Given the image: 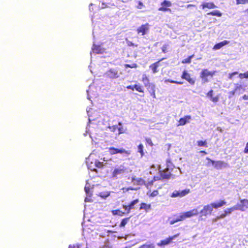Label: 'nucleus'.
<instances>
[{"label": "nucleus", "mask_w": 248, "mask_h": 248, "mask_svg": "<svg viewBox=\"0 0 248 248\" xmlns=\"http://www.w3.org/2000/svg\"><path fill=\"white\" fill-rule=\"evenodd\" d=\"M138 152L140 154L141 157H142L144 155L143 153V145L142 144H140L138 146Z\"/></svg>", "instance_id": "bb28decb"}, {"label": "nucleus", "mask_w": 248, "mask_h": 248, "mask_svg": "<svg viewBox=\"0 0 248 248\" xmlns=\"http://www.w3.org/2000/svg\"><path fill=\"white\" fill-rule=\"evenodd\" d=\"M239 77L241 79L243 78H248V71L245 73L239 74Z\"/></svg>", "instance_id": "4c0bfd02"}, {"label": "nucleus", "mask_w": 248, "mask_h": 248, "mask_svg": "<svg viewBox=\"0 0 248 248\" xmlns=\"http://www.w3.org/2000/svg\"><path fill=\"white\" fill-rule=\"evenodd\" d=\"M221 218H222L221 217H220V216L217 217L216 218H215L213 220V221L216 222V221H217L218 219H221Z\"/></svg>", "instance_id": "13d9d810"}, {"label": "nucleus", "mask_w": 248, "mask_h": 248, "mask_svg": "<svg viewBox=\"0 0 248 248\" xmlns=\"http://www.w3.org/2000/svg\"><path fill=\"white\" fill-rule=\"evenodd\" d=\"M212 163L211 161H210V160H209V162L207 163V164H206V166H209L210 164Z\"/></svg>", "instance_id": "774afa93"}, {"label": "nucleus", "mask_w": 248, "mask_h": 248, "mask_svg": "<svg viewBox=\"0 0 248 248\" xmlns=\"http://www.w3.org/2000/svg\"><path fill=\"white\" fill-rule=\"evenodd\" d=\"M142 80L145 86H147L149 84L148 78L145 74L142 76Z\"/></svg>", "instance_id": "a878e982"}, {"label": "nucleus", "mask_w": 248, "mask_h": 248, "mask_svg": "<svg viewBox=\"0 0 248 248\" xmlns=\"http://www.w3.org/2000/svg\"><path fill=\"white\" fill-rule=\"evenodd\" d=\"M129 190H137V188H134L131 187L126 188V191H128Z\"/></svg>", "instance_id": "680f3d73"}, {"label": "nucleus", "mask_w": 248, "mask_h": 248, "mask_svg": "<svg viewBox=\"0 0 248 248\" xmlns=\"http://www.w3.org/2000/svg\"><path fill=\"white\" fill-rule=\"evenodd\" d=\"M108 128L110 129V130L112 132H114L116 129H117V126L116 125H112V126H109Z\"/></svg>", "instance_id": "c03bdc74"}, {"label": "nucleus", "mask_w": 248, "mask_h": 248, "mask_svg": "<svg viewBox=\"0 0 248 248\" xmlns=\"http://www.w3.org/2000/svg\"><path fill=\"white\" fill-rule=\"evenodd\" d=\"M215 71H210L207 69H204L201 73V77H208V76L212 77L214 74Z\"/></svg>", "instance_id": "f3484780"}, {"label": "nucleus", "mask_w": 248, "mask_h": 248, "mask_svg": "<svg viewBox=\"0 0 248 248\" xmlns=\"http://www.w3.org/2000/svg\"><path fill=\"white\" fill-rule=\"evenodd\" d=\"M148 24H145L144 25H141L140 27H139L137 29V32L138 34L141 33L142 35H144L146 34H147L149 31V27Z\"/></svg>", "instance_id": "9b49d317"}, {"label": "nucleus", "mask_w": 248, "mask_h": 248, "mask_svg": "<svg viewBox=\"0 0 248 248\" xmlns=\"http://www.w3.org/2000/svg\"><path fill=\"white\" fill-rule=\"evenodd\" d=\"M110 191H106L99 193V196L103 199H106L110 194Z\"/></svg>", "instance_id": "5701e85b"}, {"label": "nucleus", "mask_w": 248, "mask_h": 248, "mask_svg": "<svg viewBox=\"0 0 248 248\" xmlns=\"http://www.w3.org/2000/svg\"><path fill=\"white\" fill-rule=\"evenodd\" d=\"M193 57V55L190 56L188 58L182 61V62L184 63H190L191 59H192V58Z\"/></svg>", "instance_id": "c9c22d12"}, {"label": "nucleus", "mask_w": 248, "mask_h": 248, "mask_svg": "<svg viewBox=\"0 0 248 248\" xmlns=\"http://www.w3.org/2000/svg\"><path fill=\"white\" fill-rule=\"evenodd\" d=\"M213 211L212 206L211 204H208L204 206L203 209L201 211V216H206L208 214H211Z\"/></svg>", "instance_id": "9d476101"}, {"label": "nucleus", "mask_w": 248, "mask_h": 248, "mask_svg": "<svg viewBox=\"0 0 248 248\" xmlns=\"http://www.w3.org/2000/svg\"><path fill=\"white\" fill-rule=\"evenodd\" d=\"M134 89H136L137 91L139 92H143V90L142 87L139 85H134Z\"/></svg>", "instance_id": "ea45409f"}, {"label": "nucleus", "mask_w": 248, "mask_h": 248, "mask_svg": "<svg viewBox=\"0 0 248 248\" xmlns=\"http://www.w3.org/2000/svg\"><path fill=\"white\" fill-rule=\"evenodd\" d=\"M165 6H162L159 8L158 10L160 11H164V12H171V9L170 8H168L167 7H165Z\"/></svg>", "instance_id": "58836bf2"}, {"label": "nucleus", "mask_w": 248, "mask_h": 248, "mask_svg": "<svg viewBox=\"0 0 248 248\" xmlns=\"http://www.w3.org/2000/svg\"><path fill=\"white\" fill-rule=\"evenodd\" d=\"M93 88V85H91L90 87H89V89L87 91V93H88V99H89V93H91V90H92V89Z\"/></svg>", "instance_id": "8fccbe9b"}, {"label": "nucleus", "mask_w": 248, "mask_h": 248, "mask_svg": "<svg viewBox=\"0 0 248 248\" xmlns=\"http://www.w3.org/2000/svg\"><path fill=\"white\" fill-rule=\"evenodd\" d=\"M210 99L213 102H217L218 101V96H216L214 97H212Z\"/></svg>", "instance_id": "a18cd8bd"}, {"label": "nucleus", "mask_w": 248, "mask_h": 248, "mask_svg": "<svg viewBox=\"0 0 248 248\" xmlns=\"http://www.w3.org/2000/svg\"><path fill=\"white\" fill-rule=\"evenodd\" d=\"M166 49V47L165 46H163L162 47V51L164 52H165V49Z\"/></svg>", "instance_id": "69168bd1"}, {"label": "nucleus", "mask_w": 248, "mask_h": 248, "mask_svg": "<svg viewBox=\"0 0 248 248\" xmlns=\"http://www.w3.org/2000/svg\"><path fill=\"white\" fill-rule=\"evenodd\" d=\"M167 168L165 169L164 170H160V177H161L162 179H169L170 177H172V178H174V177H173V175L171 174L170 172L169 171L171 167V162L170 161H167Z\"/></svg>", "instance_id": "20e7f679"}, {"label": "nucleus", "mask_w": 248, "mask_h": 248, "mask_svg": "<svg viewBox=\"0 0 248 248\" xmlns=\"http://www.w3.org/2000/svg\"><path fill=\"white\" fill-rule=\"evenodd\" d=\"M199 213L198 209H193L189 211L182 213L180 220H184L186 218H189L193 216H197Z\"/></svg>", "instance_id": "423d86ee"}, {"label": "nucleus", "mask_w": 248, "mask_h": 248, "mask_svg": "<svg viewBox=\"0 0 248 248\" xmlns=\"http://www.w3.org/2000/svg\"><path fill=\"white\" fill-rule=\"evenodd\" d=\"M92 50L93 52L96 53H103L104 52V49L102 48L100 46H97L95 44L93 45Z\"/></svg>", "instance_id": "aec40b11"}, {"label": "nucleus", "mask_w": 248, "mask_h": 248, "mask_svg": "<svg viewBox=\"0 0 248 248\" xmlns=\"http://www.w3.org/2000/svg\"><path fill=\"white\" fill-rule=\"evenodd\" d=\"M235 210H239L245 212L248 209V200L246 199H241L239 202L234 206Z\"/></svg>", "instance_id": "f03ea898"}, {"label": "nucleus", "mask_w": 248, "mask_h": 248, "mask_svg": "<svg viewBox=\"0 0 248 248\" xmlns=\"http://www.w3.org/2000/svg\"><path fill=\"white\" fill-rule=\"evenodd\" d=\"M245 88L242 85L239 84H235L234 90L238 94H240L245 91Z\"/></svg>", "instance_id": "4468645a"}, {"label": "nucleus", "mask_w": 248, "mask_h": 248, "mask_svg": "<svg viewBox=\"0 0 248 248\" xmlns=\"http://www.w3.org/2000/svg\"><path fill=\"white\" fill-rule=\"evenodd\" d=\"M118 124L119 125V127H117V129H118L119 131V134H121L122 133H124L125 130L124 129L123 127L122 126V123L119 122Z\"/></svg>", "instance_id": "c85d7f7f"}, {"label": "nucleus", "mask_w": 248, "mask_h": 248, "mask_svg": "<svg viewBox=\"0 0 248 248\" xmlns=\"http://www.w3.org/2000/svg\"><path fill=\"white\" fill-rule=\"evenodd\" d=\"M85 202H89V199L88 197H86V198L85 199Z\"/></svg>", "instance_id": "338daca9"}, {"label": "nucleus", "mask_w": 248, "mask_h": 248, "mask_svg": "<svg viewBox=\"0 0 248 248\" xmlns=\"http://www.w3.org/2000/svg\"><path fill=\"white\" fill-rule=\"evenodd\" d=\"M95 165L96 167L100 168L103 167L104 165V163L103 162L96 160L95 161Z\"/></svg>", "instance_id": "7c9ffc66"}, {"label": "nucleus", "mask_w": 248, "mask_h": 248, "mask_svg": "<svg viewBox=\"0 0 248 248\" xmlns=\"http://www.w3.org/2000/svg\"><path fill=\"white\" fill-rule=\"evenodd\" d=\"M232 77H233V75H232V73L229 74V78L230 79H232Z\"/></svg>", "instance_id": "e2e57ef3"}, {"label": "nucleus", "mask_w": 248, "mask_h": 248, "mask_svg": "<svg viewBox=\"0 0 248 248\" xmlns=\"http://www.w3.org/2000/svg\"><path fill=\"white\" fill-rule=\"evenodd\" d=\"M132 181L134 184L143 185L144 183V180L141 178H136L135 177H132Z\"/></svg>", "instance_id": "412c9836"}, {"label": "nucleus", "mask_w": 248, "mask_h": 248, "mask_svg": "<svg viewBox=\"0 0 248 248\" xmlns=\"http://www.w3.org/2000/svg\"><path fill=\"white\" fill-rule=\"evenodd\" d=\"M235 93H236L234 90L232 91L229 92L230 95H229V97L231 98L232 96L234 95V94Z\"/></svg>", "instance_id": "de8ad7c7"}, {"label": "nucleus", "mask_w": 248, "mask_h": 248, "mask_svg": "<svg viewBox=\"0 0 248 248\" xmlns=\"http://www.w3.org/2000/svg\"><path fill=\"white\" fill-rule=\"evenodd\" d=\"M158 194V192L156 190H155V191H154L152 194H151V196H153V197H154V196H156L157 194Z\"/></svg>", "instance_id": "5fc2aeb1"}, {"label": "nucleus", "mask_w": 248, "mask_h": 248, "mask_svg": "<svg viewBox=\"0 0 248 248\" xmlns=\"http://www.w3.org/2000/svg\"><path fill=\"white\" fill-rule=\"evenodd\" d=\"M225 204H226V202L222 200V201H219L217 202L212 203L210 204H211V205H212V209H213L214 208L217 209L219 207H221L223 206L224 205H225Z\"/></svg>", "instance_id": "a211bd4d"}, {"label": "nucleus", "mask_w": 248, "mask_h": 248, "mask_svg": "<svg viewBox=\"0 0 248 248\" xmlns=\"http://www.w3.org/2000/svg\"><path fill=\"white\" fill-rule=\"evenodd\" d=\"M171 3L170 1H168L166 0H165L163 2L161 3V5L165 7H170L171 6Z\"/></svg>", "instance_id": "c756f323"}, {"label": "nucleus", "mask_w": 248, "mask_h": 248, "mask_svg": "<svg viewBox=\"0 0 248 248\" xmlns=\"http://www.w3.org/2000/svg\"><path fill=\"white\" fill-rule=\"evenodd\" d=\"M201 78H202V82L205 83L206 82H208V80L207 79V77H201Z\"/></svg>", "instance_id": "3c124183"}, {"label": "nucleus", "mask_w": 248, "mask_h": 248, "mask_svg": "<svg viewBox=\"0 0 248 248\" xmlns=\"http://www.w3.org/2000/svg\"><path fill=\"white\" fill-rule=\"evenodd\" d=\"M182 78L186 80L189 83L193 84L195 83V80L190 78V75L186 71H185L182 76Z\"/></svg>", "instance_id": "ddd939ff"}, {"label": "nucleus", "mask_w": 248, "mask_h": 248, "mask_svg": "<svg viewBox=\"0 0 248 248\" xmlns=\"http://www.w3.org/2000/svg\"><path fill=\"white\" fill-rule=\"evenodd\" d=\"M213 90H211L207 93V95L208 97H210V99L213 97Z\"/></svg>", "instance_id": "09e8293b"}, {"label": "nucleus", "mask_w": 248, "mask_h": 248, "mask_svg": "<svg viewBox=\"0 0 248 248\" xmlns=\"http://www.w3.org/2000/svg\"><path fill=\"white\" fill-rule=\"evenodd\" d=\"M123 208L125 209V210L126 211L127 214H128L130 212V210H131V209L130 208V207L129 205H124Z\"/></svg>", "instance_id": "79ce46f5"}, {"label": "nucleus", "mask_w": 248, "mask_h": 248, "mask_svg": "<svg viewBox=\"0 0 248 248\" xmlns=\"http://www.w3.org/2000/svg\"><path fill=\"white\" fill-rule=\"evenodd\" d=\"M129 218H125L123 219L120 224V227H124L129 221Z\"/></svg>", "instance_id": "473e14b6"}, {"label": "nucleus", "mask_w": 248, "mask_h": 248, "mask_svg": "<svg viewBox=\"0 0 248 248\" xmlns=\"http://www.w3.org/2000/svg\"><path fill=\"white\" fill-rule=\"evenodd\" d=\"M244 153L248 154V142L246 143V147L244 149Z\"/></svg>", "instance_id": "603ef678"}, {"label": "nucleus", "mask_w": 248, "mask_h": 248, "mask_svg": "<svg viewBox=\"0 0 248 248\" xmlns=\"http://www.w3.org/2000/svg\"><path fill=\"white\" fill-rule=\"evenodd\" d=\"M127 89H131L132 90H134V86H127Z\"/></svg>", "instance_id": "bf43d9fd"}, {"label": "nucleus", "mask_w": 248, "mask_h": 248, "mask_svg": "<svg viewBox=\"0 0 248 248\" xmlns=\"http://www.w3.org/2000/svg\"><path fill=\"white\" fill-rule=\"evenodd\" d=\"M147 206V205L144 203H141V206H140V209H144L145 208L146 206Z\"/></svg>", "instance_id": "4d7b16f0"}, {"label": "nucleus", "mask_w": 248, "mask_h": 248, "mask_svg": "<svg viewBox=\"0 0 248 248\" xmlns=\"http://www.w3.org/2000/svg\"><path fill=\"white\" fill-rule=\"evenodd\" d=\"M201 7L202 9H204L205 8L208 9H214L217 8V6L213 2H204L201 5Z\"/></svg>", "instance_id": "dca6fc26"}, {"label": "nucleus", "mask_w": 248, "mask_h": 248, "mask_svg": "<svg viewBox=\"0 0 248 248\" xmlns=\"http://www.w3.org/2000/svg\"><path fill=\"white\" fill-rule=\"evenodd\" d=\"M69 248H79V246L78 245H74L73 246L70 245Z\"/></svg>", "instance_id": "6e6d98bb"}, {"label": "nucleus", "mask_w": 248, "mask_h": 248, "mask_svg": "<svg viewBox=\"0 0 248 248\" xmlns=\"http://www.w3.org/2000/svg\"><path fill=\"white\" fill-rule=\"evenodd\" d=\"M125 171V168L124 166L121 165L115 168L112 172V177L117 179L122 176Z\"/></svg>", "instance_id": "7ed1b4c3"}, {"label": "nucleus", "mask_w": 248, "mask_h": 248, "mask_svg": "<svg viewBox=\"0 0 248 248\" xmlns=\"http://www.w3.org/2000/svg\"><path fill=\"white\" fill-rule=\"evenodd\" d=\"M179 235V233L176 234L171 237H169V238L161 241L160 243L157 244V245L159 246H164L165 245H167L170 244L171 241L175 239L176 237H177Z\"/></svg>", "instance_id": "1a4fd4ad"}, {"label": "nucleus", "mask_w": 248, "mask_h": 248, "mask_svg": "<svg viewBox=\"0 0 248 248\" xmlns=\"http://www.w3.org/2000/svg\"><path fill=\"white\" fill-rule=\"evenodd\" d=\"M112 212L113 215H114L121 216L122 214H124V213H123L122 211H121L119 210H113V211H112Z\"/></svg>", "instance_id": "e433bc0d"}, {"label": "nucleus", "mask_w": 248, "mask_h": 248, "mask_svg": "<svg viewBox=\"0 0 248 248\" xmlns=\"http://www.w3.org/2000/svg\"><path fill=\"white\" fill-rule=\"evenodd\" d=\"M207 15H211L214 16H217L218 17H220L222 16V14L218 10H215L212 12L208 13L207 14Z\"/></svg>", "instance_id": "4be33fe9"}, {"label": "nucleus", "mask_w": 248, "mask_h": 248, "mask_svg": "<svg viewBox=\"0 0 248 248\" xmlns=\"http://www.w3.org/2000/svg\"><path fill=\"white\" fill-rule=\"evenodd\" d=\"M237 4H245L248 3V0H236Z\"/></svg>", "instance_id": "37998d69"}, {"label": "nucleus", "mask_w": 248, "mask_h": 248, "mask_svg": "<svg viewBox=\"0 0 248 248\" xmlns=\"http://www.w3.org/2000/svg\"><path fill=\"white\" fill-rule=\"evenodd\" d=\"M139 200L138 199H136V200H135L134 201H133L132 202H130V203L128 205L130 207V208H131V209H133L134 208V205L135 204H136L137 203H138L139 202Z\"/></svg>", "instance_id": "cd10ccee"}, {"label": "nucleus", "mask_w": 248, "mask_h": 248, "mask_svg": "<svg viewBox=\"0 0 248 248\" xmlns=\"http://www.w3.org/2000/svg\"><path fill=\"white\" fill-rule=\"evenodd\" d=\"M242 99L243 100H247V99H248V95H247L245 94L244 95H243L242 96Z\"/></svg>", "instance_id": "052dcab7"}, {"label": "nucleus", "mask_w": 248, "mask_h": 248, "mask_svg": "<svg viewBox=\"0 0 248 248\" xmlns=\"http://www.w3.org/2000/svg\"><path fill=\"white\" fill-rule=\"evenodd\" d=\"M139 248H155V246L153 244H145L141 247H140Z\"/></svg>", "instance_id": "f704fd0d"}, {"label": "nucleus", "mask_w": 248, "mask_h": 248, "mask_svg": "<svg viewBox=\"0 0 248 248\" xmlns=\"http://www.w3.org/2000/svg\"><path fill=\"white\" fill-rule=\"evenodd\" d=\"M90 185L89 184L88 181L86 182V185L84 187L85 191L86 194L90 196Z\"/></svg>", "instance_id": "393cba45"}, {"label": "nucleus", "mask_w": 248, "mask_h": 248, "mask_svg": "<svg viewBox=\"0 0 248 248\" xmlns=\"http://www.w3.org/2000/svg\"><path fill=\"white\" fill-rule=\"evenodd\" d=\"M158 62H155V63H154L153 64L150 65V67L152 69L153 72L154 73H155L158 72V70L157 69L158 67Z\"/></svg>", "instance_id": "b1692460"}, {"label": "nucleus", "mask_w": 248, "mask_h": 248, "mask_svg": "<svg viewBox=\"0 0 248 248\" xmlns=\"http://www.w3.org/2000/svg\"><path fill=\"white\" fill-rule=\"evenodd\" d=\"M181 219V215L177 217L176 218H175V221H170V224L171 225H172L178 221H182V220H180Z\"/></svg>", "instance_id": "72a5a7b5"}, {"label": "nucleus", "mask_w": 248, "mask_h": 248, "mask_svg": "<svg viewBox=\"0 0 248 248\" xmlns=\"http://www.w3.org/2000/svg\"><path fill=\"white\" fill-rule=\"evenodd\" d=\"M92 109L91 108H90L89 109H87V113L88 114V116H89V122H90L92 120H91V116H90V112L91 111V110Z\"/></svg>", "instance_id": "864d4df0"}, {"label": "nucleus", "mask_w": 248, "mask_h": 248, "mask_svg": "<svg viewBox=\"0 0 248 248\" xmlns=\"http://www.w3.org/2000/svg\"><path fill=\"white\" fill-rule=\"evenodd\" d=\"M229 43H230V42L228 40H224L222 42H221L220 43H218L216 44L213 47V49H214V50L219 49L221 48L222 47H223V46H224L226 45H228Z\"/></svg>", "instance_id": "2eb2a0df"}, {"label": "nucleus", "mask_w": 248, "mask_h": 248, "mask_svg": "<svg viewBox=\"0 0 248 248\" xmlns=\"http://www.w3.org/2000/svg\"><path fill=\"white\" fill-rule=\"evenodd\" d=\"M191 6H195V5H193V4H188L186 6V8H188L189 7H190Z\"/></svg>", "instance_id": "0e129e2a"}, {"label": "nucleus", "mask_w": 248, "mask_h": 248, "mask_svg": "<svg viewBox=\"0 0 248 248\" xmlns=\"http://www.w3.org/2000/svg\"><path fill=\"white\" fill-rule=\"evenodd\" d=\"M234 210H235V209L234 206L232 207L227 208L225 210L224 213L220 216V217L223 218L228 215L231 214Z\"/></svg>", "instance_id": "6ab92c4d"}, {"label": "nucleus", "mask_w": 248, "mask_h": 248, "mask_svg": "<svg viewBox=\"0 0 248 248\" xmlns=\"http://www.w3.org/2000/svg\"><path fill=\"white\" fill-rule=\"evenodd\" d=\"M198 145L199 146H206V142L205 141H198Z\"/></svg>", "instance_id": "a19ab883"}, {"label": "nucleus", "mask_w": 248, "mask_h": 248, "mask_svg": "<svg viewBox=\"0 0 248 248\" xmlns=\"http://www.w3.org/2000/svg\"><path fill=\"white\" fill-rule=\"evenodd\" d=\"M191 119V117L189 115H187L184 117L181 118L179 121L178 125H184L187 123H189Z\"/></svg>", "instance_id": "f8f14e48"}, {"label": "nucleus", "mask_w": 248, "mask_h": 248, "mask_svg": "<svg viewBox=\"0 0 248 248\" xmlns=\"http://www.w3.org/2000/svg\"><path fill=\"white\" fill-rule=\"evenodd\" d=\"M108 152L110 155H115L116 154H125L129 155L130 153L128 151L125 150L124 148L117 149L114 147H110L108 149Z\"/></svg>", "instance_id": "0eeeda50"}, {"label": "nucleus", "mask_w": 248, "mask_h": 248, "mask_svg": "<svg viewBox=\"0 0 248 248\" xmlns=\"http://www.w3.org/2000/svg\"><path fill=\"white\" fill-rule=\"evenodd\" d=\"M121 74L118 68H112L105 73V76L110 78H117L120 77Z\"/></svg>", "instance_id": "f257e3e1"}, {"label": "nucleus", "mask_w": 248, "mask_h": 248, "mask_svg": "<svg viewBox=\"0 0 248 248\" xmlns=\"http://www.w3.org/2000/svg\"><path fill=\"white\" fill-rule=\"evenodd\" d=\"M143 3L140 1H139L138 5L137 6V8L141 9L143 7Z\"/></svg>", "instance_id": "49530a36"}, {"label": "nucleus", "mask_w": 248, "mask_h": 248, "mask_svg": "<svg viewBox=\"0 0 248 248\" xmlns=\"http://www.w3.org/2000/svg\"><path fill=\"white\" fill-rule=\"evenodd\" d=\"M207 160H210V161L211 162L212 164L214 166V167L217 169V170H220L223 168H226L229 167V165L223 161H215L214 160H212L209 158L208 157L206 158Z\"/></svg>", "instance_id": "39448f33"}, {"label": "nucleus", "mask_w": 248, "mask_h": 248, "mask_svg": "<svg viewBox=\"0 0 248 248\" xmlns=\"http://www.w3.org/2000/svg\"><path fill=\"white\" fill-rule=\"evenodd\" d=\"M168 82H170V83H176L177 84H182L183 83L182 82L176 81L172 80H171L170 79H165L164 80L165 83H167Z\"/></svg>", "instance_id": "2f4dec72"}, {"label": "nucleus", "mask_w": 248, "mask_h": 248, "mask_svg": "<svg viewBox=\"0 0 248 248\" xmlns=\"http://www.w3.org/2000/svg\"><path fill=\"white\" fill-rule=\"evenodd\" d=\"M190 192L189 189H186L183 190H175L172 194V197H182L188 194Z\"/></svg>", "instance_id": "6e6552de"}]
</instances>
